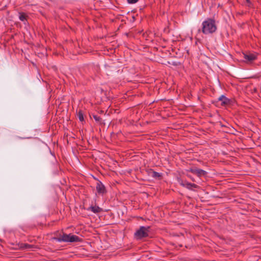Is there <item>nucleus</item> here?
I'll list each match as a JSON object with an SVG mask.
<instances>
[{"mask_svg": "<svg viewBox=\"0 0 261 261\" xmlns=\"http://www.w3.org/2000/svg\"><path fill=\"white\" fill-rule=\"evenodd\" d=\"M89 210H91L94 213H98L101 211V208L97 206H91Z\"/></svg>", "mask_w": 261, "mask_h": 261, "instance_id": "nucleus-9", "label": "nucleus"}, {"mask_svg": "<svg viewBox=\"0 0 261 261\" xmlns=\"http://www.w3.org/2000/svg\"><path fill=\"white\" fill-rule=\"evenodd\" d=\"M244 61L246 63H251L256 59V55L253 53H243Z\"/></svg>", "mask_w": 261, "mask_h": 261, "instance_id": "nucleus-4", "label": "nucleus"}, {"mask_svg": "<svg viewBox=\"0 0 261 261\" xmlns=\"http://www.w3.org/2000/svg\"><path fill=\"white\" fill-rule=\"evenodd\" d=\"M19 18L21 21H23L25 20L26 16L24 14H20Z\"/></svg>", "mask_w": 261, "mask_h": 261, "instance_id": "nucleus-13", "label": "nucleus"}, {"mask_svg": "<svg viewBox=\"0 0 261 261\" xmlns=\"http://www.w3.org/2000/svg\"><path fill=\"white\" fill-rule=\"evenodd\" d=\"M218 100L221 102V105L226 106L229 103V99L224 95H221L218 98Z\"/></svg>", "mask_w": 261, "mask_h": 261, "instance_id": "nucleus-7", "label": "nucleus"}, {"mask_svg": "<svg viewBox=\"0 0 261 261\" xmlns=\"http://www.w3.org/2000/svg\"><path fill=\"white\" fill-rule=\"evenodd\" d=\"M189 171L192 173L196 175L198 177L205 176L206 174V172L202 169L197 168L196 167L191 168L189 169Z\"/></svg>", "mask_w": 261, "mask_h": 261, "instance_id": "nucleus-5", "label": "nucleus"}, {"mask_svg": "<svg viewBox=\"0 0 261 261\" xmlns=\"http://www.w3.org/2000/svg\"><path fill=\"white\" fill-rule=\"evenodd\" d=\"M202 25V31L205 34H212L217 30L215 21L212 19H207L204 21Z\"/></svg>", "mask_w": 261, "mask_h": 261, "instance_id": "nucleus-1", "label": "nucleus"}, {"mask_svg": "<svg viewBox=\"0 0 261 261\" xmlns=\"http://www.w3.org/2000/svg\"><path fill=\"white\" fill-rule=\"evenodd\" d=\"M77 117L80 121L82 122L83 121H84V116L82 111H79V112L77 114Z\"/></svg>", "mask_w": 261, "mask_h": 261, "instance_id": "nucleus-12", "label": "nucleus"}, {"mask_svg": "<svg viewBox=\"0 0 261 261\" xmlns=\"http://www.w3.org/2000/svg\"><path fill=\"white\" fill-rule=\"evenodd\" d=\"M93 117L96 121L98 122H100V120H101V119L99 116H98L97 115H93Z\"/></svg>", "mask_w": 261, "mask_h": 261, "instance_id": "nucleus-14", "label": "nucleus"}, {"mask_svg": "<svg viewBox=\"0 0 261 261\" xmlns=\"http://www.w3.org/2000/svg\"><path fill=\"white\" fill-rule=\"evenodd\" d=\"M179 184H180L181 186H182L183 187H186V182H187L186 181H182V180H180V181H179Z\"/></svg>", "mask_w": 261, "mask_h": 261, "instance_id": "nucleus-15", "label": "nucleus"}, {"mask_svg": "<svg viewBox=\"0 0 261 261\" xmlns=\"http://www.w3.org/2000/svg\"><path fill=\"white\" fill-rule=\"evenodd\" d=\"M246 2L248 3V4H250V1L249 0H246Z\"/></svg>", "mask_w": 261, "mask_h": 261, "instance_id": "nucleus-17", "label": "nucleus"}, {"mask_svg": "<svg viewBox=\"0 0 261 261\" xmlns=\"http://www.w3.org/2000/svg\"><path fill=\"white\" fill-rule=\"evenodd\" d=\"M96 190L99 194H103L106 192L104 185L100 181L97 183Z\"/></svg>", "mask_w": 261, "mask_h": 261, "instance_id": "nucleus-6", "label": "nucleus"}, {"mask_svg": "<svg viewBox=\"0 0 261 261\" xmlns=\"http://www.w3.org/2000/svg\"><path fill=\"white\" fill-rule=\"evenodd\" d=\"M150 176L155 178H159L161 176V174L156 172L151 171L149 173Z\"/></svg>", "mask_w": 261, "mask_h": 261, "instance_id": "nucleus-10", "label": "nucleus"}, {"mask_svg": "<svg viewBox=\"0 0 261 261\" xmlns=\"http://www.w3.org/2000/svg\"><path fill=\"white\" fill-rule=\"evenodd\" d=\"M186 187L189 189H192L193 188H196L197 187V186L195 184H191V183H190V182H186Z\"/></svg>", "mask_w": 261, "mask_h": 261, "instance_id": "nucleus-11", "label": "nucleus"}, {"mask_svg": "<svg viewBox=\"0 0 261 261\" xmlns=\"http://www.w3.org/2000/svg\"><path fill=\"white\" fill-rule=\"evenodd\" d=\"M129 4H134L138 2V0H127Z\"/></svg>", "mask_w": 261, "mask_h": 261, "instance_id": "nucleus-16", "label": "nucleus"}, {"mask_svg": "<svg viewBox=\"0 0 261 261\" xmlns=\"http://www.w3.org/2000/svg\"><path fill=\"white\" fill-rule=\"evenodd\" d=\"M58 242H76L80 241V239L76 236L72 234L63 233L59 238H55Z\"/></svg>", "mask_w": 261, "mask_h": 261, "instance_id": "nucleus-2", "label": "nucleus"}, {"mask_svg": "<svg viewBox=\"0 0 261 261\" xmlns=\"http://www.w3.org/2000/svg\"><path fill=\"white\" fill-rule=\"evenodd\" d=\"M149 227L141 226L135 233V236L137 239H141L148 235Z\"/></svg>", "mask_w": 261, "mask_h": 261, "instance_id": "nucleus-3", "label": "nucleus"}, {"mask_svg": "<svg viewBox=\"0 0 261 261\" xmlns=\"http://www.w3.org/2000/svg\"><path fill=\"white\" fill-rule=\"evenodd\" d=\"M18 247L21 249L25 250L32 248L33 247V246L27 244L21 243L18 245Z\"/></svg>", "mask_w": 261, "mask_h": 261, "instance_id": "nucleus-8", "label": "nucleus"}]
</instances>
